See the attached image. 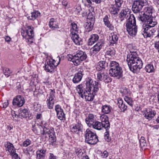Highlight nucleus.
<instances>
[{
	"mask_svg": "<svg viewBox=\"0 0 159 159\" xmlns=\"http://www.w3.org/2000/svg\"><path fill=\"white\" fill-rule=\"evenodd\" d=\"M98 84L96 81L93 82L90 77H88L86 79L85 88L80 84L77 86L76 90L81 98H83L84 97L86 101H92L99 90Z\"/></svg>",
	"mask_w": 159,
	"mask_h": 159,
	"instance_id": "f257e3e1",
	"label": "nucleus"
},
{
	"mask_svg": "<svg viewBox=\"0 0 159 159\" xmlns=\"http://www.w3.org/2000/svg\"><path fill=\"white\" fill-rule=\"evenodd\" d=\"M119 17L121 21L125 18H128L126 25V30L130 35H135L137 32V26L136 25V20L133 14H130L128 11L122 10L120 13Z\"/></svg>",
	"mask_w": 159,
	"mask_h": 159,
	"instance_id": "f03ea898",
	"label": "nucleus"
},
{
	"mask_svg": "<svg viewBox=\"0 0 159 159\" xmlns=\"http://www.w3.org/2000/svg\"><path fill=\"white\" fill-rule=\"evenodd\" d=\"M126 61L130 70L134 73L139 72L142 67V61L136 52H130L127 55Z\"/></svg>",
	"mask_w": 159,
	"mask_h": 159,
	"instance_id": "7ed1b4c3",
	"label": "nucleus"
},
{
	"mask_svg": "<svg viewBox=\"0 0 159 159\" xmlns=\"http://www.w3.org/2000/svg\"><path fill=\"white\" fill-rule=\"evenodd\" d=\"M85 142L89 144L94 145L98 141V137L95 133L87 129L85 132Z\"/></svg>",
	"mask_w": 159,
	"mask_h": 159,
	"instance_id": "20e7f679",
	"label": "nucleus"
},
{
	"mask_svg": "<svg viewBox=\"0 0 159 159\" xmlns=\"http://www.w3.org/2000/svg\"><path fill=\"white\" fill-rule=\"evenodd\" d=\"M157 24V22H153L152 25H148L147 24H143L142 25V33L144 37H150L155 32V30L152 28L154 27Z\"/></svg>",
	"mask_w": 159,
	"mask_h": 159,
	"instance_id": "39448f33",
	"label": "nucleus"
},
{
	"mask_svg": "<svg viewBox=\"0 0 159 159\" xmlns=\"http://www.w3.org/2000/svg\"><path fill=\"white\" fill-rule=\"evenodd\" d=\"M87 57V56L84 52L80 51H78L75 55L72 56L71 61L73 62L74 65L78 66L80 64L81 62L85 60Z\"/></svg>",
	"mask_w": 159,
	"mask_h": 159,
	"instance_id": "423d86ee",
	"label": "nucleus"
},
{
	"mask_svg": "<svg viewBox=\"0 0 159 159\" xmlns=\"http://www.w3.org/2000/svg\"><path fill=\"white\" fill-rule=\"evenodd\" d=\"M148 0H138L134 1L132 5V10L134 13L139 12L143 7L147 5Z\"/></svg>",
	"mask_w": 159,
	"mask_h": 159,
	"instance_id": "0eeeda50",
	"label": "nucleus"
},
{
	"mask_svg": "<svg viewBox=\"0 0 159 159\" xmlns=\"http://www.w3.org/2000/svg\"><path fill=\"white\" fill-rule=\"evenodd\" d=\"M43 130H41V134L45 135L47 134L49 135V141L52 143L56 141V139L55 133L53 128H47L44 126V128H41Z\"/></svg>",
	"mask_w": 159,
	"mask_h": 159,
	"instance_id": "6e6552de",
	"label": "nucleus"
},
{
	"mask_svg": "<svg viewBox=\"0 0 159 159\" xmlns=\"http://www.w3.org/2000/svg\"><path fill=\"white\" fill-rule=\"evenodd\" d=\"M97 79L98 80L103 81L106 83L111 81V79L108 76L105 70L98 72L97 73Z\"/></svg>",
	"mask_w": 159,
	"mask_h": 159,
	"instance_id": "1a4fd4ad",
	"label": "nucleus"
},
{
	"mask_svg": "<svg viewBox=\"0 0 159 159\" xmlns=\"http://www.w3.org/2000/svg\"><path fill=\"white\" fill-rule=\"evenodd\" d=\"M139 20L145 23L144 24H147L148 25H152L153 22H157L152 15L144 13L139 17Z\"/></svg>",
	"mask_w": 159,
	"mask_h": 159,
	"instance_id": "9d476101",
	"label": "nucleus"
},
{
	"mask_svg": "<svg viewBox=\"0 0 159 159\" xmlns=\"http://www.w3.org/2000/svg\"><path fill=\"white\" fill-rule=\"evenodd\" d=\"M115 4L112 5L109 9L111 13L114 15L118 13L123 1V0H115Z\"/></svg>",
	"mask_w": 159,
	"mask_h": 159,
	"instance_id": "9b49d317",
	"label": "nucleus"
},
{
	"mask_svg": "<svg viewBox=\"0 0 159 159\" xmlns=\"http://www.w3.org/2000/svg\"><path fill=\"white\" fill-rule=\"evenodd\" d=\"M51 92L49 96L47 99L46 103L47 107L48 109H52L53 108V107L55 102L54 98L55 97L54 93L55 91L54 90L50 89Z\"/></svg>",
	"mask_w": 159,
	"mask_h": 159,
	"instance_id": "f8f14e48",
	"label": "nucleus"
},
{
	"mask_svg": "<svg viewBox=\"0 0 159 159\" xmlns=\"http://www.w3.org/2000/svg\"><path fill=\"white\" fill-rule=\"evenodd\" d=\"M122 69L119 67L113 70H110L109 73L111 76L119 79L122 76Z\"/></svg>",
	"mask_w": 159,
	"mask_h": 159,
	"instance_id": "ddd939ff",
	"label": "nucleus"
},
{
	"mask_svg": "<svg viewBox=\"0 0 159 159\" xmlns=\"http://www.w3.org/2000/svg\"><path fill=\"white\" fill-rule=\"evenodd\" d=\"M88 21L85 24V28L88 32L91 31L93 29V26L95 23V18L94 16H88Z\"/></svg>",
	"mask_w": 159,
	"mask_h": 159,
	"instance_id": "4468645a",
	"label": "nucleus"
},
{
	"mask_svg": "<svg viewBox=\"0 0 159 159\" xmlns=\"http://www.w3.org/2000/svg\"><path fill=\"white\" fill-rule=\"evenodd\" d=\"M25 102L24 98L22 96L17 95L13 99L12 104L13 106L20 107L23 106Z\"/></svg>",
	"mask_w": 159,
	"mask_h": 159,
	"instance_id": "2eb2a0df",
	"label": "nucleus"
},
{
	"mask_svg": "<svg viewBox=\"0 0 159 159\" xmlns=\"http://www.w3.org/2000/svg\"><path fill=\"white\" fill-rule=\"evenodd\" d=\"M55 110L57 112V116L58 119L61 120H66L65 115L60 105H56Z\"/></svg>",
	"mask_w": 159,
	"mask_h": 159,
	"instance_id": "dca6fc26",
	"label": "nucleus"
},
{
	"mask_svg": "<svg viewBox=\"0 0 159 159\" xmlns=\"http://www.w3.org/2000/svg\"><path fill=\"white\" fill-rule=\"evenodd\" d=\"M156 114V112L151 109H147L144 111L143 115L145 118L149 120H151Z\"/></svg>",
	"mask_w": 159,
	"mask_h": 159,
	"instance_id": "f3484780",
	"label": "nucleus"
},
{
	"mask_svg": "<svg viewBox=\"0 0 159 159\" xmlns=\"http://www.w3.org/2000/svg\"><path fill=\"white\" fill-rule=\"evenodd\" d=\"M33 30L31 28V26H29L28 27V29L26 31L24 30H22L21 34L23 38H25V39H28V37L30 36V38L32 37L33 36Z\"/></svg>",
	"mask_w": 159,
	"mask_h": 159,
	"instance_id": "a211bd4d",
	"label": "nucleus"
},
{
	"mask_svg": "<svg viewBox=\"0 0 159 159\" xmlns=\"http://www.w3.org/2000/svg\"><path fill=\"white\" fill-rule=\"evenodd\" d=\"M100 119L101 120V123L104 126V128L105 129H109L110 127V124L107 116L105 115H103L101 116Z\"/></svg>",
	"mask_w": 159,
	"mask_h": 159,
	"instance_id": "6ab92c4d",
	"label": "nucleus"
},
{
	"mask_svg": "<svg viewBox=\"0 0 159 159\" xmlns=\"http://www.w3.org/2000/svg\"><path fill=\"white\" fill-rule=\"evenodd\" d=\"M84 73L83 71L79 70L78 72L75 74L72 81L74 83H78L80 82L82 79Z\"/></svg>",
	"mask_w": 159,
	"mask_h": 159,
	"instance_id": "aec40b11",
	"label": "nucleus"
},
{
	"mask_svg": "<svg viewBox=\"0 0 159 159\" xmlns=\"http://www.w3.org/2000/svg\"><path fill=\"white\" fill-rule=\"evenodd\" d=\"M71 38L74 43L77 45H80L81 41V39L80 38L76 33L71 31Z\"/></svg>",
	"mask_w": 159,
	"mask_h": 159,
	"instance_id": "412c9836",
	"label": "nucleus"
},
{
	"mask_svg": "<svg viewBox=\"0 0 159 159\" xmlns=\"http://www.w3.org/2000/svg\"><path fill=\"white\" fill-rule=\"evenodd\" d=\"M117 105L122 111L124 112L127 110V106L126 103L122 99H118Z\"/></svg>",
	"mask_w": 159,
	"mask_h": 159,
	"instance_id": "4be33fe9",
	"label": "nucleus"
},
{
	"mask_svg": "<svg viewBox=\"0 0 159 159\" xmlns=\"http://www.w3.org/2000/svg\"><path fill=\"white\" fill-rule=\"evenodd\" d=\"M55 67V66L54 64L52 62H51V61L45 63V70L48 72H53L54 71L53 70Z\"/></svg>",
	"mask_w": 159,
	"mask_h": 159,
	"instance_id": "5701e85b",
	"label": "nucleus"
},
{
	"mask_svg": "<svg viewBox=\"0 0 159 159\" xmlns=\"http://www.w3.org/2000/svg\"><path fill=\"white\" fill-rule=\"evenodd\" d=\"M82 125L81 123H78L73 126L71 129V130L73 132L78 134L80 131H82Z\"/></svg>",
	"mask_w": 159,
	"mask_h": 159,
	"instance_id": "b1692460",
	"label": "nucleus"
},
{
	"mask_svg": "<svg viewBox=\"0 0 159 159\" xmlns=\"http://www.w3.org/2000/svg\"><path fill=\"white\" fill-rule=\"evenodd\" d=\"M5 146L7 148L6 151H8L10 153L11 155L16 153V150L12 144L10 142H7Z\"/></svg>",
	"mask_w": 159,
	"mask_h": 159,
	"instance_id": "393cba45",
	"label": "nucleus"
},
{
	"mask_svg": "<svg viewBox=\"0 0 159 159\" xmlns=\"http://www.w3.org/2000/svg\"><path fill=\"white\" fill-rule=\"evenodd\" d=\"M108 66V63L106 62L105 61H100L98 63L97 69L99 71H102L104 70Z\"/></svg>",
	"mask_w": 159,
	"mask_h": 159,
	"instance_id": "a878e982",
	"label": "nucleus"
},
{
	"mask_svg": "<svg viewBox=\"0 0 159 159\" xmlns=\"http://www.w3.org/2000/svg\"><path fill=\"white\" fill-rule=\"evenodd\" d=\"M99 39V36L98 34H93L91 35L89 39L88 43L89 45H92L97 42Z\"/></svg>",
	"mask_w": 159,
	"mask_h": 159,
	"instance_id": "bb28decb",
	"label": "nucleus"
},
{
	"mask_svg": "<svg viewBox=\"0 0 159 159\" xmlns=\"http://www.w3.org/2000/svg\"><path fill=\"white\" fill-rule=\"evenodd\" d=\"M94 120L95 117L94 115L92 114H89L85 119L86 123L90 127L91 126L92 124L95 121Z\"/></svg>",
	"mask_w": 159,
	"mask_h": 159,
	"instance_id": "cd10ccee",
	"label": "nucleus"
},
{
	"mask_svg": "<svg viewBox=\"0 0 159 159\" xmlns=\"http://www.w3.org/2000/svg\"><path fill=\"white\" fill-rule=\"evenodd\" d=\"M103 42H98L93 48V53H97L102 48L104 44Z\"/></svg>",
	"mask_w": 159,
	"mask_h": 159,
	"instance_id": "c85d7f7f",
	"label": "nucleus"
},
{
	"mask_svg": "<svg viewBox=\"0 0 159 159\" xmlns=\"http://www.w3.org/2000/svg\"><path fill=\"white\" fill-rule=\"evenodd\" d=\"M40 13L37 11H35L31 13L30 16H27L28 19L31 20H34L38 16H40Z\"/></svg>",
	"mask_w": 159,
	"mask_h": 159,
	"instance_id": "c756f323",
	"label": "nucleus"
},
{
	"mask_svg": "<svg viewBox=\"0 0 159 159\" xmlns=\"http://www.w3.org/2000/svg\"><path fill=\"white\" fill-rule=\"evenodd\" d=\"M112 109L111 107L109 105H103L102 107V112L104 114H109Z\"/></svg>",
	"mask_w": 159,
	"mask_h": 159,
	"instance_id": "7c9ffc66",
	"label": "nucleus"
},
{
	"mask_svg": "<svg viewBox=\"0 0 159 159\" xmlns=\"http://www.w3.org/2000/svg\"><path fill=\"white\" fill-rule=\"evenodd\" d=\"M91 126H92L94 129L98 130H100L102 129V128L104 127L102 123L98 121H95L92 124Z\"/></svg>",
	"mask_w": 159,
	"mask_h": 159,
	"instance_id": "2f4dec72",
	"label": "nucleus"
},
{
	"mask_svg": "<svg viewBox=\"0 0 159 159\" xmlns=\"http://www.w3.org/2000/svg\"><path fill=\"white\" fill-rule=\"evenodd\" d=\"M153 11L154 9L153 7L152 6H148L145 7L144 13L152 15Z\"/></svg>",
	"mask_w": 159,
	"mask_h": 159,
	"instance_id": "473e14b6",
	"label": "nucleus"
},
{
	"mask_svg": "<svg viewBox=\"0 0 159 159\" xmlns=\"http://www.w3.org/2000/svg\"><path fill=\"white\" fill-rule=\"evenodd\" d=\"M103 21L105 25L109 28L110 30H112L114 29L113 26L110 23L108 20V16H106L103 19Z\"/></svg>",
	"mask_w": 159,
	"mask_h": 159,
	"instance_id": "72a5a7b5",
	"label": "nucleus"
},
{
	"mask_svg": "<svg viewBox=\"0 0 159 159\" xmlns=\"http://www.w3.org/2000/svg\"><path fill=\"white\" fill-rule=\"evenodd\" d=\"M28 114V113L27 110L25 109H24L21 111L20 113L18 115V116H19V118L21 119L25 118H26L27 117Z\"/></svg>",
	"mask_w": 159,
	"mask_h": 159,
	"instance_id": "f704fd0d",
	"label": "nucleus"
},
{
	"mask_svg": "<svg viewBox=\"0 0 159 159\" xmlns=\"http://www.w3.org/2000/svg\"><path fill=\"white\" fill-rule=\"evenodd\" d=\"M145 70L147 72H152L154 70L153 66L152 64H148L145 66Z\"/></svg>",
	"mask_w": 159,
	"mask_h": 159,
	"instance_id": "c9c22d12",
	"label": "nucleus"
},
{
	"mask_svg": "<svg viewBox=\"0 0 159 159\" xmlns=\"http://www.w3.org/2000/svg\"><path fill=\"white\" fill-rule=\"evenodd\" d=\"M109 129H106V132L105 133L104 135V139L107 142H110L111 139V137H109Z\"/></svg>",
	"mask_w": 159,
	"mask_h": 159,
	"instance_id": "e433bc0d",
	"label": "nucleus"
},
{
	"mask_svg": "<svg viewBox=\"0 0 159 159\" xmlns=\"http://www.w3.org/2000/svg\"><path fill=\"white\" fill-rule=\"evenodd\" d=\"M110 66L111 67L110 70L116 69L117 67H119V63L115 61H112L110 62Z\"/></svg>",
	"mask_w": 159,
	"mask_h": 159,
	"instance_id": "4c0bfd02",
	"label": "nucleus"
},
{
	"mask_svg": "<svg viewBox=\"0 0 159 159\" xmlns=\"http://www.w3.org/2000/svg\"><path fill=\"white\" fill-rule=\"evenodd\" d=\"M129 90L126 88H122L120 90V92L122 94L123 96H127L129 93Z\"/></svg>",
	"mask_w": 159,
	"mask_h": 159,
	"instance_id": "58836bf2",
	"label": "nucleus"
},
{
	"mask_svg": "<svg viewBox=\"0 0 159 159\" xmlns=\"http://www.w3.org/2000/svg\"><path fill=\"white\" fill-rule=\"evenodd\" d=\"M124 99L128 104L131 107L133 105V102L131 98L128 97L127 96H125L124 98Z\"/></svg>",
	"mask_w": 159,
	"mask_h": 159,
	"instance_id": "ea45409f",
	"label": "nucleus"
},
{
	"mask_svg": "<svg viewBox=\"0 0 159 159\" xmlns=\"http://www.w3.org/2000/svg\"><path fill=\"white\" fill-rule=\"evenodd\" d=\"M54 19L53 18H51L50 19V20L49 23V25L50 28H51L52 30H54L56 28H58L59 27L58 25H56V26H53Z\"/></svg>",
	"mask_w": 159,
	"mask_h": 159,
	"instance_id": "a19ab883",
	"label": "nucleus"
},
{
	"mask_svg": "<svg viewBox=\"0 0 159 159\" xmlns=\"http://www.w3.org/2000/svg\"><path fill=\"white\" fill-rule=\"evenodd\" d=\"M72 26V29L70 30L71 32V31H74L76 33H77L78 30V28L77 27V25L74 22L72 23L71 24Z\"/></svg>",
	"mask_w": 159,
	"mask_h": 159,
	"instance_id": "79ce46f5",
	"label": "nucleus"
},
{
	"mask_svg": "<svg viewBox=\"0 0 159 159\" xmlns=\"http://www.w3.org/2000/svg\"><path fill=\"white\" fill-rule=\"evenodd\" d=\"M118 37L116 34H113V35L111 34V44L115 43L118 40Z\"/></svg>",
	"mask_w": 159,
	"mask_h": 159,
	"instance_id": "37998d69",
	"label": "nucleus"
},
{
	"mask_svg": "<svg viewBox=\"0 0 159 159\" xmlns=\"http://www.w3.org/2000/svg\"><path fill=\"white\" fill-rule=\"evenodd\" d=\"M3 72L4 74L7 76L8 77L10 74L11 73V71L9 68H4L3 69Z\"/></svg>",
	"mask_w": 159,
	"mask_h": 159,
	"instance_id": "c03bdc74",
	"label": "nucleus"
},
{
	"mask_svg": "<svg viewBox=\"0 0 159 159\" xmlns=\"http://www.w3.org/2000/svg\"><path fill=\"white\" fill-rule=\"evenodd\" d=\"M38 129H36V128H33V131L35 134L39 135L41 134V129L42 126L40 125H38Z\"/></svg>",
	"mask_w": 159,
	"mask_h": 159,
	"instance_id": "a18cd8bd",
	"label": "nucleus"
},
{
	"mask_svg": "<svg viewBox=\"0 0 159 159\" xmlns=\"http://www.w3.org/2000/svg\"><path fill=\"white\" fill-rule=\"evenodd\" d=\"M91 16H94L93 14L92 13V12H91L89 10H88L87 11H86L82 13V16L83 17L84 16H87L88 19V16L89 15Z\"/></svg>",
	"mask_w": 159,
	"mask_h": 159,
	"instance_id": "49530a36",
	"label": "nucleus"
},
{
	"mask_svg": "<svg viewBox=\"0 0 159 159\" xmlns=\"http://www.w3.org/2000/svg\"><path fill=\"white\" fill-rule=\"evenodd\" d=\"M31 143V141L29 139H27L25 141L23 142L22 144H20V146L26 147L30 145Z\"/></svg>",
	"mask_w": 159,
	"mask_h": 159,
	"instance_id": "de8ad7c7",
	"label": "nucleus"
},
{
	"mask_svg": "<svg viewBox=\"0 0 159 159\" xmlns=\"http://www.w3.org/2000/svg\"><path fill=\"white\" fill-rule=\"evenodd\" d=\"M139 141L141 146H144V144L146 143V142L145 138L143 137L142 136Z\"/></svg>",
	"mask_w": 159,
	"mask_h": 159,
	"instance_id": "09e8293b",
	"label": "nucleus"
},
{
	"mask_svg": "<svg viewBox=\"0 0 159 159\" xmlns=\"http://www.w3.org/2000/svg\"><path fill=\"white\" fill-rule=\"evenodd\" d=\"M34 36V33L33 32V36L32 37L30 38L31 37H30L31 36H29V37H28V39H26V42L28 43L29 44H30L33 43V39Z\"/></svg>",
	"mask_w": 159,
	"mask_h": 159,
	"instance_id": "8fccbe9b",
	"label": "nucleus"
},
{
	"mask_svg": "<svg viewBox=\"0 0 159 159\" xmlns=\"http://www.w3.org/2000/svg\"><path fill=\"white\" fill-rule=\"evenodd\" d=\"M115 54V51L114 49H110L107 51V54L111 56L114 55Z\"/></svg>",
	"mask_w": 159,
	"mask_h": 159,
	"instance_id": "3c124183",
	"label": "nucleus"
},
{
	"mask_svg": "<svg viewBox=\"0 0 159 159\" xmlns=\"http://www.w3.org/2000/svg\"><path fill=\"white\" fill-rule=\"evenodd\" d=\"M37 159H43L45 157V155H43L40 153H38L37 152Z\"/></svg>",
	"mask_w": 159,
	"mask_h": 159,
	"instance_id": "603ef678",
	"label": "nucleus"
},
{
	"mask_svg": "<svg viewBox=\"0 0 159 159\" xmlns=\"http://www.w3.org/2000/svg\"><path fill=\"white\" fill-rule=\"evenodd\" d=\"M8 105V101L7 100H6L5 102L2 104V105L1 106V107L3 108H5L7 107Z\"/></svg>",
	"mask_w": 159,
	"mask_h": 159,
	"instance_id": "864d4df0",
	"label": "nucleus"
},
{
	"mask_svg": "<svg viewBox=\"0 0 159 159\" xmlns=\"http://www.w3.org/2000/svg\"><path fill=\"white\" fill-rule=\"evenodd\" d=\"M11 115L13 119L15 118L19 117L18 116V115L16 113V112L14 111H11Z\"/></svg>",
	"mask_w": 159,
	"mask_h": 159,
	"instance_id": "5fc2aeb1",
	"label": "nucleus"
},
{
	"mask_svg": "<svg viewBox=\"0 0 159 159\" xmlns=\"http://www.w3.org/2000/svg\"><path fill=\"white\" fill-rule=\"evenodd\" d=\"M12 156V159H20V157H19L18 155L15 153L11 155Z\"/></svg>",
	"mask_w": 159,
	"mask_h": 159,
	"instance_id": "6e6d98bb",
	"label": "nucleus"
},
{
	"mask_svg": "<svg viewBox=\"0 0 159 159\" xmlns=\"http://www.w3.org/2000/svg\"><path fill=\"white\" fill-rule=\"evenodd\" d=\"M81 11V8L80 6H78L75 8V11L77 12V14H79Z\"/></svg>",
	"mask_w": 159,
	"mask_h": 159,
	"instance_id": "4d7b16f0",
	"label": "nucleus"
},
{
	"mask_svg": "<svg viewBox=\"0 0 159 159\" xmlns=\"http://www.w3.org/2000/svg\"><path fill=\"white\" fill-rule=\"evenodd\" d=\"M75 152L78 155H80L81 153L83 154L82 150L80 149H77L75 150Z\"/></svg>",
	"mask_w": 159,
	"mask_h": 159,
	"instance_id": "13d9d810",
	"label": "nucleus"
},
{
	"mask_svg": "<svg viewBox=\"0 0 159 159\" xmlns=\"http://www.w3.org/2000/svg\"><path fill=\"white\" fill-rule=\"evenodd\" d=\"M37 152H38V153H40L43 155H45V153L46 152V151L44 150H40L38 151Z\"/></svg>",
	"mask_w": 159,
	"mask_h": 159,
	"instance_id": "bf43d9fd",
	"label": "nucleus"
},
{
	"mask_svg": "<svg viewBox=\"0 0 159 159\" xmlns=\"http://www.w3.org/2000/svg\"><path fill=\"white\" fill-rule=\"evenodd\" d=\"M16 88L18 89H19L21 88V85L19 82H17L16 84Z\"/></svg>",
	"mask_w": 159,
	"mask_h": 159,
	"instance_id": "052dcab7",
	"label": "nucleus"
},
{
	"mask_svg": "<svg viewBox=\"0 0 159 159\" xmlns=\"http://www.w3.org/2000/svg\"><path fill=\"white\" fill-rule=\"evenodd\" d=\"M5 41L7 42H9L11 40V38L9 36H7L5 38Z\"/></svg>",
	"mask_w": 159,
	"mask_h": 159,
	"instance_id": "680f3d73",
	"label": "nucleus"
},
{
	"mask_svg": "<svg viewBox=\"0 0 159 159\" xmlns=\"http://www.w3.org/2000/svg\"><path fill=\"white\" fill-rule=\"evenodd\" d=\"M49 159H56L55 157L54 156L53 154L50 153V156H49Z\"/></svg>",
	"mask_w": 159,
	"mask_h": 159,
	"instance_id": "e2e57ef3",
	"label": "nucleus"
},
{
	"mask_svg": "<svg viewBox=\"0 0 159 159\" xmlns=\"http://www.w3.org/2000/svg\"><path fill=\"white\" fill-rule=\"evenodd\" d=\"M41 116L42 114H38L37 115L36 118L38 120L40 119Z\"/></svg>",
	"mask_w": 159,
	"mask_h": 159,
	"instance_id": "0e129e2a",
	"label": "nucleus"
},
{
	"mask_svg": "<svg viewBox=\"0 0 159 159\" xmlns=\"http://www.w3.org/2000/svg\"><path fill=\"white\" fill-rule=\"evenodd\" d=\"M93 2H94L96 3H99L101 2L100 0H91Z\"/></svg>",
	"mask_w": 159,
	"mask_h": 159,
	"instance_id": "69168bd1",
	"label": "nucleus"
},
{
	"mask_svg": "<svg viewBox=\"0 0 159 159\" xmlns=\"http://www.w3.org/2000/svg\"><path fill=\"white\" fill-rule=\"evenodd\" d=\"M82 159H89L88 156L86 155L84 156Z\"/></svg>",
	"mask_w": 159,
	"mask_h": 159,
	"instance_id": "338daca9",
	"label": "nucleus"
},
{
	"mask_svg": "<svg viewBox=\"0 0 159 159\" xmlns=\"http://www.w3.org/2000/svg\"><path fill=\"white\" fill-rule=\"evenodd\" d=\"M62 5H63L64 6L66 7L67 6V3L66 2H62Z\"/></svg>",
	"mask_w": 159,
	"mask_h": 159,
	"instance_id": "774afa93",
	"label": "nucleus"
}]
</instances>
